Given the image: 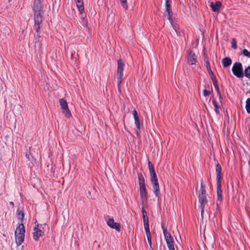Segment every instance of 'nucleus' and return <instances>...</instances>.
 <instances>
[{
	"label": "nucleus",
	"mask_w": 250,
	"mask_h": 250,
	"mask_svg": "<svg viewBox=\"0 0 250 250\" xmlns=\"http://www.w3.org/2000/svg\"><path fill=\"white\" fill-rule=\"evenodd\" d=\"M9 204L12 206L13 207H14L15 205H14V203L13 202L11 201V202H10L9 203Z\"/></svg>",
	"instance_id": "41"
},
{
	"label": "nucleus",
	"mask_w": 250,
	"mask_h": 250,
	"mask_svg": "<svg viewBox=\"0 0 250 250\" xmlns=\"http://www.w3.org/2000/svg\"><path fill=\"white\" fill-rule=\"evenodd\" d=\"M203 57H204V61L206 63V64H207V63H209L208 57V54H205V56H203Z\"/></svg>",
	"instance_id": "35"
},
{
	"label": "nucleus",
	"mask_w": 250,
	"mask_h": 250,
	"mask_svg": "<svg viewBox=\"0 0 250 250\" xmlns=\"http://www.w3.org/2000/svg\"><path fill=\"white\" fill-rule=\"evenodd\" d=\"M148 167L150 174L156 173L153 165L149 161L148 162Z\"/></svg>",
	"instance_id": "25"
},
{
	"label": "nucleus",
	"mask_w": 250,
	"mask_h": 250,
	"mask_svg": "<svg viewBox=\"0 0 250 250\" xmlns=\"http://www.w3.org/2000/svg\"><path fill=\"white\" fill-rule=\"evenodd\" d=\"M222 63L224 67L229 66L232 63V60L229 57H225L222 60Z\"/></svg>",
	"instance_id": "19"
},
{
	"label": "nucleus",
	"mask_w": 250,
	"mask_h": 250,
	"mask_svg": "<svg viewBox=\"0 0 250 250\" xmlns=\"http://www.w3.org/2000/svg\"><path fill=\"white\" fill-rule=\"evenodd\" d=\"M34 230L33 238L36 241H38L40 237L44 234V228L42 227V225L38 224L34 228Z\"/></svg>",
	"instance_id": "8"
},
{
	"label": "nucleus",
	"mask_w": 250,
	"mask_h": 250,
	"mask_svg": "<svg viewBox=\"0 0 250 250\" xmlns=\"http://www.w3.org/2000/svg\"><path fill=\"white\" fill-rule=\"evenodd\" d=\"M142 212L143 214V222H144L145 229V230H147V229H150L149 226L148 217L147 216V213H146L144 206L142 208Z\"/></svg>",
	"instance_id": "12"
},
{
	"label": "nucleus",
	"mask_w": 250,
	"mask_h": 250,
	"mask_svg": "<svg viewBox=\"0 0 250 250\" xmlns=\"http://www.w3.org/2000/svg\"><path fill=\"white\" fill-rule=\"evenodd\" d=\"M60 104L62 109L63 110V112L66 117L69 118L71 116V113L68 107L67 103L64 99H61L59 101Z\"/></svg>",
	"instance_id": "9"
},
{
	"label": "nucleus",
	"mask_w": 250,
	"mask_h": 250,
	"mask_svg": "<svg viewBox=\"0 0 250 250\" xmlns=\"http://www.w3.org/2000/svg\"><path fill=\"white\" fill-rule=\"evenodd\" d=\"M17 216L18 219L20 220L21 223H23V220L24 217V214L23 210H20L19 208H18L17 210Z\"/></svg>",
	"instance_id": "21"
},
{
	"label": "nucleus",
	"mask_w": 250,
	"mask_h": 250,
	"mask_svg": "<svg viewBox=\"0 0 250 250\" xmlns=\"http://www.w3.org/2000/svg\"><path fill=\"white\" fill-rule=\"evenodd\" d=\"M243 54L249 58H250V52H249L248 50L246 49H244L242 51Z\"/></svg>",
	"instance_id": "34"
},
{
	"label": "nucleus",
	"mask_w": 250,
	"mask_h": 250,
	"mask_svg": "<svg viewBox=\"0 0 250 250\" xmlns=\"http://www.w3.org/2000/svg\"><path fill=\"white\" fill-rule=\"evenodd\" d=\"M198 201L200 204V209L202 218L203 217V213L204 212V209L205 205L208 203V200L206 196H198Z\"/></svg>",
	"instance_id": "11"
},
{
	"label": "nucleus",
	"mask_w": 250,
	"mask_h": 250,
	"mask_svg": "<svg viewBox=\"0 0 250 250\" xmlns=\"http://www.w3.org/2000/svg\"><path fill=\"white\" fill-rule=\"evenodd\" d=\"M215 170L217 174V182H222V180L223 179V174L222 173L221 166L219 163H217L216 166Z\"/></svg>",
	"instance_id": "15"
},
{
	"label": "nucleus",
	"mask_w": 250,
	"mask_h": 250,
	"mask_svg": "<svg viewBox=\"0 0 250 250\" xmlns=\"http://www.w3.org/2000/svg\"><path fill=\"white\" fill-rule=\"evenodd\" d=\"M233 74L238 78L244 77V72L242 64L240 62H235L233 63L232 69Z\"/></svg>",
	"instance_id": "7"
},
{
	"label": "nucleus",
	"mask_w": 250,
	"mask_h": 250,
	"mask_svg": "<svg viewBox=\"0 0 250 250\" xmlns=\"http://www.w3.org/2000/svg\"><path fill=\"white\" fill-rule=\"evenodd\" d=\"M150 177V181L152 184L153 192L155 196L159 198L160 195V191L156 173L151 174Z\"/></svg>",
	"instance_id": "6"
},
{
	"label": "nucleus",
	"mask_w": 250,
	"mask_h": 250,
	"mask_svg": "<svg viewBox=\"0 0 250 250\" xmlns=\"http://www.w3.org/2000/svg\"><path fill=\"white\" fill-rule=\"evenodd\" d=\"M211 78V80L212 81L213 85H214V86L215 87V89H216V91H220L219 85L218 84L217 80V79L216 78V76L212 77V78Z\"/></svg>",
	"instance_id": "24"
},
{
	"label": "nucleus",
	"mask_w": 250,
	"mask_h": 250,
	"mask_svg": "<svg viewBox=\"0 0 250 250\" xmlns=\"http://www.w3.org/2000/svg\"><path fill=\"white\" fill-rule=\"evenodd\" d=\"M210 94V91L206 90V89H205L204 91H203V95L204 96H208Z\"/></svg>",
	"instance_id": "36"
},
{
	"label": "nucleus",
	"mask_w": 250,
	"mask_h": 250,
	"mask_svg": "<svg viewBox=\"0 0 250 250\" xmlns=\"http://www.w3.org/2000/svg\"><path fill=\"white\" fill-rule=\"evenodd\" d=\"M33 11L34 12V29L35 30L37 34L35 35V42H40L41 38L40 30L41 25L42 22L43 11L42 5L41 0H35L33 4Z\"/></svg>",
	"instance_id": "1"
},
{
	"label": "nucleus",
	"mask_w": 250,
	"mask_h": 250,
	"mask_svg": "<svg viewBox=\"0 0 250 250\" xmlns=\"http://www.w3.org/2000/svg\"><path fill=\"white\" fill-rule=\"evenodd\" d=\"M161 226L163 229L165 239L169 250H175L173 238L171 237L170 233L167 231V229L164 227L163 224H162Z\"/></svg>",
	"instance_id": "5"
},
{
	"label": "nucleus",
	"mask_w": 250,
	"mask_h": 250,
	"mask_svg": "<svg viewBox=\"0 0 250 250\" xmlns=\"http://www.w3.org/2000/svg\"><path fill=\"white\" fill-rule=\"evenodd\" d=\"M140 194L141 199V203L144 206L147 203L148 193L146 188L145 180L142 173L138 174Z\"/></svg>",
	"instance_id": "2"
},
{
	"label": "nucleus",
	"mask_w": 250,
	"mask_h": 250,
	"mask_svg": "<svg viewBox=\"0 0 250 250\" xmlns=\"http://www.w3.org/2000/svg\"><path fill=\"white\" fill-rule=\"evenodd\" d=\"M132 114L133 115L134 118L139 117L137 112L135 109H134L132 111Z\"/></svg>",
	"instance_id": "37"
},
{
	"label": "nucleus",
	"mask_w": 250,
	"mask_h": 250,
	"mask_svg": "<svg viewBox=\"0 0 250 250\" xmlns=\"http://www.w3.org/2000/svg\"><path fill=\"white\" fill-rule=\"evenodd\" d=\"M201 187L198 196H206V186L203 184V180L202 179L200 180Z\"/></svg>",
	"instance_id": "20"
},
{
	"label": "nucleus",
	"mask_w": 250,
	"mask_h": 250,
	"mask_svg": "<svg viewBox=\"0 0 250 250\" xmlns=\"http://www.w3.org/2000/svg\"><path fill=\"white\" fill-rule=\"evenodd\" d=\"M246 109L247 112L250 114V98L247 99L246 102Z\"/></svg>",
	"instance_id": "28"
},
{
	"label": "nucleus",
	"mask_w": 250,
	"mask_h": 250,
	"mask_svg": "<svg viewBox=\"0 0 250 250\" xmlns=\"http://www.w3.org/2000/svg\"><path fill=\"white\" fill-rule=\"evenodd\" d=\"M231 47L234 49H236L237 48V41L235 39L233 38L231 41Z\"/></svg>",
	"instance_id": "32"
},
{
	"label": "nucleus",
	"mask_w": 250,
	"mask_h": 250,
	"mask_svg": "<svg viewBox=\"0 0 250 250\" xmlns=\"http://www.w3.org/2000/svg\"><path fill=\"white\" fill-rule=\"evenodd\" d=\"M134 118L135 120V124L136 126V134L137 135H138L140 131V123L139 121V117H137Z\"/></svg>",
	"instance_id": "22"
},
{
	"label": "nucleus",
	"mask_w": 250,
	"mask_h": 250,
	"mask_svg": "<svg viewBox=\"0 0 250 250\" xmlns=\"http://www.w3.org/2000/svg\"><path fill=\"white\" fill-rule=\"evenodd\" d=\"M120 0V2H121L123 8L125 10H126L128 8V6L127 5V0Z\"/></svg>",
	"instance_id": "33"
},
{
	"label": "nucleus",
	"mask_w": 250,
	"mask_h": 250,
	"mask_svg": "<svg viewBox=\"0 0 250 250\" xmlns=\"http://www.w3.org/2000/svg\"><path fill=\"white\" fill-rule=\"evenodd\" d=\"M212 104L215 107L214 110H215V113L217 114H220V111H219L220 106L218 104V103L215 99H213L212 100Z\"/></svg>",
	"instance_id": "23"
},
{
	"label": "nucleus",
	"mask_w": 250,
	"mask_h": 250,
	"mask_svg": "<svg viewBox=\"0 0 250 250\" xmlns=\"http://www.w3.org/2000/svg\"><path fill=\"white\" fill-rule=\"evenodd\" d=\"M203 56H205V54H207V52L206 51L205 47L204 48V49L203 50Z\"/></svg>",
	"instance_id": "40"
},
{
	"label": "nucleus",
	"mask_w": 250,
	"mask_h": 250,
	"mask_svg": "<svg viewBox=\"0 0 250 250\" xmlns=\"http://www.w3.org/2000/svg\"><path fill=\"white\" fill-rule=\"evenodd\" d=\"M76 3L77 8L81 14H82L84 12V6L83 0H74Z\"/></svg>",
	"instance_id": "18"
},
{
	"label": "nucleus",
	"mask_w": 250,
	"mask_h": 250,
	"mask_svg": "<svg viewBox=\"0 0 250 250\" xmlns=\"http://www.w3.org/2000/svg\"><path fill=\"white\" fill-rule=\"evenodd\" d=\"M82 19H83V21L84 24H85V26H87V23H88V22H87V20H86V18H82Z\"/></svg>",
	"instance_id": "39"
},
{
	"label": "nucleus",
	"mask_w": 250,
	"mask_h": 250,
	"mask_svg": "<svg viewBox=\"0 0 250 250\" xmlns=\"http://www.w3.org/2000/svg\"><path fill=\"white\" fill-rule=\"evenodd\" d=\"M170 21L171 22V24L172 25L173 28L174 29L175 31L176 32L177 34H180V32L179 30V28L177 27V25L176 24L173 23L172 20Z\"/></svg>",
	"instance_id": "31"
},
{
	"label": "nucleus",
	"mask_w": 250,
	"mask_h": 250,
	"mask_svg": "<svg viewBox=\"0 0 250 250\" xmlns=\"http://www.w3.org/2000/svg\"><path fill=\"white\" fill-rule=\"evenodd\" d=\"M171 0H166V10L165 14L167 17V19L171 21V16L172 15V11L171 6Z\"/></svg>",
	"instance_id": "10"
},
{
	"label": "nucleus",
	"mask_w": 250,
	"mask_h": 250,
	"mask_svg": "<svg viewBox=\"0 0 250 250\" xmlns=\"http://www.w3.org/2000/svg\"><path fill=\"white\" fill-rule=\"evenodd\" d=\"M217 94L219 96V99L220 101V102H222V100L223 99V97L221 95V92L220 91H217Z\"/></svg>",
	"instance_id": "38"
},
{
	"label": "nucleus",
	"mask_w": 250,
	"mask_h": 250,
	"mask_svg": "<svg viewBox=\"0 0 250 250\" xmlns=\"http://www.w3.org/2000/svg\"><path fill=\"white\" fill-rule=\"evenodd\" d=\"M222 6V3L220 1L210 3V7L213 12H219Z\"/></svg>",
	"instance_id": "17"
},
{
	"label": "nucleus",
	"mask_w": 250,
	"mask_h": 250,
	"mask_svg": "<svg viewBox=\"0 0 250 250\" xmlns=\"http://www.w3.org/2000/svg\"><path fill=\"white\" fill-rule=\"evenodd\" d=\"M107 225L112 229H116L117 231L121 230V225L119 223L114 222L113 219L109 218L107 221Z\"/></svg>",
	"instance_id": "13"
},
{
	"label": "nucleus",
	"mask_w": 250,
	"mask_h": 250,
	"mask_svg": "<svg viewBox=\"0 0 250 250\" xmlns=\"http://www.w3.org/2000/svg\"><path fill=\"white\" fill-rule=\"evenodd\" d=\"M118 68H117V82L118 89L120 93H121V83L122 78L123 76V71L125 67V63L121 59H119L117 61Z\"/></svg>",
	"instance_id": "4"
},
{
	"label": "nucleus",
	"mask_w": 250,
	"mask_h": 250,
	"mask_svg": "<svg viewBox=\"0 0 250 250\" xmlns=\"http://www.w3.org/2000/svg\"><path fill=\"white\" fill-rule=\"evenodd\" d=\"M197 62V56L195 54L191 51L188 56L187 62L189 65L195 64Z\"/></svg>",
	"instance_id": "16"
},
{
	"label": "nucleus",
	"mask_w": 250,
	"mask_h": 250,
	"mask_svg": "<svg viewBox=\"0 0 250 250\" xmlns=\"http://www.w3.org/2000/svg\"><path fill=\"white\" fill-rule=\"evenodd\" d=\"M30 150H31V147L29 148V152L26 153L25 156L27 158V159H28L29 161H31V162H33L34 160V158L33 156L31 154Z\"/></svg>",
	"instance_id": "29"
},
{
	"label": "nucleus",
	"mask_w": 250,
	"mask_h": 250,
	"mask_svg": "<svg viewBox=\"0 0 250 250\" xmlns=\"http://www.w3.org/2000/svg\"><path fill=\"white\" fill-rule=\"evenodd\" d=\"M217 201L221 203L223 200L222 197V182H217ZM217 205L219 206L218 202H217Z\"/></svg>",
	"instance_id": "14"
},
{
	"label": "nucleus",
	"mask_w": 250,
	"mask_h": 250,
	"mask_svg": "<svg viewBox=\"0 0 250 250\" xmlns=\"http://www.w3.org/2000/svg\"><path fill=\"white\" fill-rule=\"evenodd\" d=\"M206 66L207 71L208 72V73L210 76V77L212 78V77H215V76L214 75V74H213V72H212V71L211 69L210 63H207V64H206Z\"/></svg>",
	"instance_id": "26"
},
{
	"label": "nucleus",
	"mask_w": 250,
	"mask_h": 250,
	"mask_svg": "<svg viewBox=\"0 0 250 250\" xmlns=\"http://www.w3.org/2000/svg\"><path fill=\"white\" fill-rule=\"evenodd\" d=\"M244 75L247 78L250 79V66L245 68L244 70Z\"/></svg>",
	"instance_id": "30"
},
{
	"label": "nucleus",
	"mask_w": 250,
	"mask_h": 250,
	"mask_svg": "<svg viewBox=\"0 0 250 250\" xmlns=\"http://www.w3.org/2000/svg\"><path fill=\"white\" fill-rule=\"evenodd\" d=\"M25 227L23 223H20L15 231L16 242L17 246L21 244L23 242L25 236Z\"/></svg>",
	"instance_id": "3"
},
{
	"label": "nucleus",
	"mask_w": 250,
	"mask_h": 250,
	"mask_svg": "<svg viewBox=\"0 0 250 250\" xmlns=\"http://www.w3.org/2000/svg\"><path fill=\"white\" fill-rule=\"evenodd\" d=\"M145 231L146 233V237H147L148 243L150 246V248H152V247H151L152 242H151V234L150 232V229L146 230Z\"/></svg>",
	"instance_id": "27"
}]
</instances>
